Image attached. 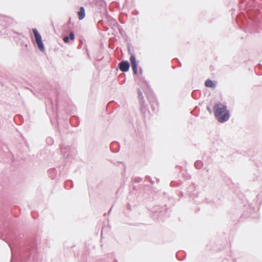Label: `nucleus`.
Segmentation results:
<instances>
[{
    "mask_svg": "<svg viewBox=\"0 0 262 262\" xmlns=\"http://www.w3.org/2000/svg\"><path fill=\"white\" fill-rule=\"evenodd\" d=\"M33 32L34 34L35 39H36V42L37 45L38 49L41 51H43L45 50V48H44L43 44L42 42L41 36L39 34V33L38 32L36 29H33Z\"/></svg>",
    "mask_w": 262,
    "mask_h": 262,
    "instance_id": "2",
    "label": "nucleus"
},
{
    "mask_svg": "<svg viewBox=\"0 0 262 262\" xmlns=\"http://www.w3.org/2000/svg\"><path fill=\"white\" fill-rule=\"evenodd\" d=\"M129 64L128 61H122L119 64V68L122 72H126L128 70Z\"/></svg>",
    "mask_w": 262,
    "mask_h": 262,
    "instance_id": "4",
    "label": "nucleus"
},
{
    "mask_svg": "<svg viewBox=\"0 0 262 262\" xmlns=\"http://www.w3.org/2000/svg\"><path fill=\"white\" fill-rule=\"evenodd\" d=\"M69 37L65 36L63 37V40L65 43H68L69 42Z\"/></svg>",
    "mask_w": 262,
    "mask_h": 262,
    "instance_id": "8",
    "label": "nucleus"
},
{
    "mask_svg": "<svg viewBox=\"0 0 262 262\" xmlns=\"http://www.w3.org/2000/svg\"><path fill=\"white\" fill-rule=\"evenodd\" d=\"M78 18L80 20L83 19L85 17V12L84 8L83 7L80 8L79 11L77 13Z\"/></svg>",
    "mask_w": 262,
    "mask_h": 262,
    "instance_id": "5",
    "label": "nucleus"
},
{
    "mask_svg": "<svg viewBox=\"0 0 262 262\" xmlns=\"http://www.w3.org/2000/svg\"><path fill=\"white\" fill-rule=\"evenodd\" d=\"M194 165H195V167L197 169H200L203 166V163L200 161H198L195 162Z\"/></svg>",
    "mask_w": 262,
    "mask_h": 262,
    "instance_id": "7",
    "label": "nucleus"
},
{
    "mask_svg": "<svg viewBox=\"0 0 262 262\" xmlns=\"http://www.w3.org/2000/svg\"><path fill=\"white\" fill-rule=\"evenodd\" d=\"M214 115L220 122H224L229 118V113L227 110L226 106L222 103L215 104L213 108Z\"/></svg>",
    "mask_w": 262,
    "mask_h": 262,
    "instance_id": "1",
    "label": "nucleus"
},
{
    "mask_svg": "<svg viewBox=\"0 0 262 262\" xmlns=\"http://www.w3.org/2000/svg\"><path fill=\"white\" fill-rule=\"evenodd\" d=\"M207 110L211 113V110H210V108L209 107H207Z\"/></svg>",
    "mask_w": 262,
    "mask_h": 262,
    "instance_id": "10",
    "label": "nucleus"
},
{
    "mask_svg": "<svg viewBox=\"0 0 262 262\" xmlns=\"http://www.w3.org/2000/svg\"><path fill=\"white\" fill-rule=\"evenodd\" d=\"M130 61L132 68L133 69L134 73L135 74H137V64L136 62V58L133 55H131Z\"/></svg>",
    "mask_w": 262,
    "mask_h": 262,
    "instance_id": "3",
    "label": "nucleus"
},
{
    "mask_svg": "<svg viewBox=\"0 0 262 262\" xmlns=\"http://www.w3.org/2000/svg\"><path fill=\"white\" fill-rule=\"evenodd\" d=\"M205 85L206 87H208V88H215V83L214 81L210 80V79H207L205 82Z\"/></svg>",
    "mask_w": 262,
    "mask_h": 262,
    "instance_id": "6",
    "label": "nucleus"
},
{
    "mask_svg": "<svg viewBox=\"0 0 262 262\" xmlns=\"http://www.w3.org/2000/svg\"><path fill=\"white\" fill-rule=\"evenodd\" d=\"M69 38H70L72 40H73L74 39L75 36H74V33L73 32H71L70 33Z\"/></svg>",
    "mask_w": 262,
    "mask_h": 262,
    "instance_id": "9",
    "label": "nucleus"
}]
</instances>
